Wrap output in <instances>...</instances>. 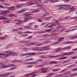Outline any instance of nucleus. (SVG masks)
Instances as JSON below:
<instances>
[{
	"label": "nucleus",
	"mask_w": 77,
	"mask_h": 77,
	"mask_svg": "<svg viewBox=\"0 0 77 77\" xmlns=\"http://www.w3.org/2000/svg\"><path fill=\"white\" fill-rule=\"evenodd\" d=\"M20 43H24V41H20Z\"/></svg>",
	"instance_id": "obj_62"
},
{
	"label": "nucleus",
	"mask_w": 77,
	"mask_h": 77,
	"mask_svg": "<svg viewBox=\"0 0 77 77\" xmlns=\"http://www.w3.org/2000/svg\"><path fill=\"white\" fill-rule=\"evenodd\" d=\"M70 77H74V76H75V75H77V73H73L72 74L70 75Z\"/></svg>",
	"instance_id": "obj_17"
},
{
	"label": "nucleus",
	"mask_w": 77,
	"mask_h": 77,
	"mask_svg": "<svg viewBox=\"0 0 77 77\" xmlns=\"http://www.w3.org/2000/svg\"><path fill=\"white\" fill-rule=\"evenodd\" d=\"M32 37H33V36H30L27 37V39H30V38H32Z\"/></svg>",
	"instance_id": "obj_58"
},
{
	"label": "nucleus",
	"mask_w": 77,
	"mask_h": 77,
	"mask_svg": "<svg viewBox=\"0 0 77 77\" xmlns=\"http://www.w3.org/2000/svg\"><path fill=\"white\" fill-rule=\"evenodd\" d=\"M77 56H76L73 57H72V59H77Z\"/></svg>",
	"instance_id": "obj_38"
},
{
	"label": "nucleus",
	"mask_w": 77,
	"mask_h": 77,
	"mask_svg": "<svg viewBox=\"0 0 77 77\" xmlns=\"http://www.w3.org/2000/svg\"><path fill=\"white\" fill-rule=\"evenodd\" d=\"M43 65L45 66V65H48V63H43Z\"/></svg>",
	"instance_id": "obj_61"
},
{
	"label": "nucleus",
	"mask_w": 77,
	"mask_h": 77,
	"mask_svg": "<svg viewBox=\"0 0 77 77\" xmlns=\"http://www.w3.org/2000/svg\"><path fill=\"white\" fill-rule=\"evenodd\" d=\"M60 69H54L52 70V71H53L54 72H55L56 71H60Z\"/></svg>",
	"instance_id": "obj_20"
},
{
	"label": "nucleus",
	"mask_w": 77,
	"mask_h": 77,
	"mask_svg": "<svg viewBox=\"0 0 77 77\" xmlns=\"http://www.w3.org/2000/svg\"><path fill=\"white\" fill-rule=\"evenodd\" d=\"M52 26H56V24L54 23H52Z\"/></svg>",
	"instance_id": "obj_60"
},
{
	"label": "nucleus",
	"mask_w": 77,
	"mask_h": 77,
	"mask_svg": "<svg viewBox=\"0 0 77 77\" xmlns=\"http://www.w3.org/2000/svg\"><path fill=\"white\" fill-rule=\"evenodd\" d=\"M24 33H32V32L30 31H26L24 32Z\"/></svg>",
	"instance_id": "obj_32"
},
{
	"label": "nucleus",
	"mask_w": 77,
	"mask_h": 77,
	"mask_svg": "<svg viewBox=\"0 0 77 77\" xmlns=\"http://www.w3.org/2000/svg\"><path fill=\"white\" fill-rule=\"evenodd\" d=\"M37 63H38L36 62H29L28 63H25V64H28L29 65H32V64L33 65H35V64H37Z\"/></svg>",
	"instance_id": "obj_8"
},
{
	"label": "nucleus",
	"mask_w": 77,
	"mask_h": 77,
	"mask_svg": "<svg viewBox=\"0 0 77 77\" xmlns=\"http://www.w3.org/2000/svg\"><path fill=\"white\" fill-rule=\"evenodd\" d=\"M33 5H35V3H31V2H30L29 5V6H31Z\"/></svg>",
	"instance_id": "obj_44"
},
{
	"label": "nucleus",
	"mask_w": 77,
	"mask_h": 77,
	"mask_svg": "<svg viewBox=\"0 0 77 77\" xmlns=\"http://www.w3.org/2000/svg\"><path fill=\"white\" fill-rule=\"evenodd\" d=\"M25 15L26 16L25 17V20H24V22H27L29 20H31L32 18V17L30 16V14H29L28 12L26 13L25 14Z\"/></svg>",
	"instance_id": "obj_1"
},
{
	"label": "nucleus",
	"mask_w": 77,
	"mask_h": 77,
	"mask_svg": "<svg viewBox=\"0 0 77 77\" xmlns=\"http://www.w3.org/2000/svg\"><path fill=\"white\" fill-rule=\"evenodd\" d=\"M0 8H2L3 9H4L5 7L3 6L2 5H0Z\"/></svg>",
	"instance_id": "obj_54"
},
{
	"label": "nucleus",
	"mask_w": 77,
	"mask_h": 77,
	"mask_svg": "<svg viewBox=\"0 0 77 77\" xmlns=\"http://www.w3.org/2000/svg\"><path fill=\"white\" fill-rule=\"evenodd\" d=\"M35 74V73L33 72V73H31L29 74H26V76H27V75H33V74Z\"/></svg>",
	"instance_id": "obj_27"
},
{
	"label": "nucleus",
	"mask_w": 77,
	"mask_h": 77,
	"mask_svg": "<svg viewBox=\"0 0 77 77\" xmlns=\"http://www.w3.org/2000/svg\"><path fill=\"white\" fill-rule=\"evenodd\" d=\"M15 8V7L14 6L8 8V9H9V10H12L13 9Z\"/></svg>",
	"instance_id": "obj_18"
},
{
	"label": "nucleus",
	"mask_w": 77,
	"mask_h": 77,
	"mask_svg": "<svg viewBox=\"0 0 77 77\" xmlns=\"http://www.w3.org/2000/svg\"><path fill=\"white\" fill-rule=\"evenodd\" d=\"M60 6V7L59 8L58 10H62L64 8H65V6H66L67 8H70V7H71V5H60V6L59 5H57V6H55V7H58L59 6Z\"/></svg>",
	"instance_id": "obj_3"
},
{
	"label": "nucleus",
	"mask_w": 77,
	"mask_h": 77,
	"mask_svg": "<svg viewBox=\"0 0 77 77\" xmlns=\"http://www.w3.org/2000/svg\"><path fill=\"white\" fill-rule=\"evenodd\" d=\"M3 53V54L2 55H4L5 56H6V57H7L8 56H18V54H17L16 53H15L14 52H11L9 53V54H4V53Z\"/></svg>",
	"instance_id": "obj_2"
},
{
	"label": "nucleus",
	"mask_w": 77,
	"mask_h": 77,
	"mask_svg": "<svg viewBox=\"0 0 77 77\" xmlns=\"http://www.w3.org/2000/svg\"><path fill=\"white\" fill-rule=\"evenodd\" d=\"M65 44H71L72 43V42L71 41H68L65 42Z\"/></svg>",
	"instance_id": "obj_30"
},
{
	"label": "nucleus",
	"mask_w": 77,
	"mask_h": 77,
	"mask_svg": "<svg viewBox=\"0 0 77 77\" xmlns=\"http://www.w3.org/2000/svg\"><path fill=\"white\" fill-rule=\"evenodd\" d=\"M23 50L24 51H27L28 49L26 48H23Z\"/></svg>",
	"instance_id": "obj_51"
},
{
	"label": "nucleus",
	"mask_w": 77,
	"mask_h": 77,
	"mask_svg": "<svg viewBox=\"0 0 77 77\" xmlns=\"http://www.w3.org/2000/svg\"><path fill=\"white\" fill-rule=\"evenodd\" d=\"M71 72L68 71L67 72H66L65 73V74L66 75H67L71 73Z\"/></svg>",
	"instance_id": "obj_16"
},
{
	"label": "nucleus",
	"mask_w": 77,
	"mask_h": 77,
	"mask_svg": "<svg viewBox=\"0 0 77 77\" xmlns=\"http://www.w3.org/2000/svg\"><path fill=\"white\" fill-rule=\"evenodd\" d=\"M11 73H7L5 74H2V75H0V77H2H2H8L9 76V74H10Z\"/></svg>",
	"instance_id": "obj_6"
},
{
	"label": "nucleus",
	"mask_w": 77,
	"mask_h": 77,
	"mask_svg": "<svg viewBox=\"0 0 77 77\" xmlns=\"http://www.w3.org/2000/svg\"><path fill=\"white\" fill-rule=\"evenodd\" d=\"M74 7H72V8H69V10H72L70 11V12H73V11H75L76 9Z\"/></svg>",
	"instance_id": "obj_10"
},
{
	"label": "nucleus",
	"mask_w": 77,
	"mask_h": 77,
	"mask_svg": "<svg viewBox=\"0 0 77 77\" xmlns=\"http://www.w3.org/2000/svg\"><path fill=\"white\" fill-rule=\"evenodd\" d=\"M59 1L56 0V1H52L51 3H56L57 2H59Z\"/></svg>",
	"instance_id": "obj_39"
},
{
	"label": "nucleus",
	"mask_w": 77,
	"mask_h": 77,
	"mask_svg": "<svg viewBox=\"0 0 77 77\" xmlns=\"http://www.w3.org/2000/svg\"><path fill=\"white\" fill-rule=\"evenodd\" d=\"M76 38H77V36H74L72 37H71V39L73 40L74 39H76Z\"/></svg>",
	"instance_id": "obj_22"
},
{
	"label": "nucleus",
	"mask_w": 77,
	"mask_h": 77,
	"mask_svg": "<svg viewBox=\"0 0 77 77\" xmlns=\"http://www.w3.org/2000/svg\"><path fill=\"white\" fill-rule=\"evenodd\" d=\"M75 64H73L72 65H71L67 67V68H71L72 67H73V66H75Z\"/></svg>",
	"instance_id": "obj_19"
},
{
	"label": "nucleus",
	"mask_w": 77,
	"mask_h": 77,
	"mask_svg": "<svg viewBox=\"0 0 77 77\" xmlns=\"http://www.w3.org/2000/svg\"><path fill=\"white\" fill-rule=\"evenodd\" d=\"M27 68H32L33 67V66L31 65V66H27Z\"/></svg>",
	"instance_id": "obj_55"
},
{
	"label": "nucleus",
	"mask_w": 77,
	"mask_h": 77,
	"mask_svg": "<svg viewBox=\"0 0 77 77\" xmlns=\"http://www.w3.org/2000/svg\"><path fill=\"white\" fill-rule=\"evenodd\" d=\"M34 43H33V42L30 43V44H31V45H34Z\"/></svg>",
	"instance_id": "obj_57"
},
{
	"label": "nucleus",
	"mask_w": 77,
	"mask_h": 77,
	"mask_svg": "<svg viewBox=\"0 0 77 77\" xmlns=\"http://www.w3.org/2000/svg\"><path fill=\"white\" fill-rule=\"evenodd\" d=\"M30 42V41L29 40L27 41H24V43H28V42Z\"/></svg>",
	"instance_id": "obj_59"
},
{
	"label": "nucleus",
	"mask_w": 77,
	"mask_h": 77,
	"mask_svg": "<svg viewBox=\"0 0 77 77\" xmlns=\"http://www.w3.org/2000/svg\"><path fill=\"white\" fill-rule=\"evenodd\" d=\"M67 58V57H60L59 58L60 60H62V59H66Z\"/></svg>",
	"instance_id": "obj_26"
},
{
	"label": "nucleus",
	"mask_w": 77,
	"mask_h": 77,
	"mask_svg": "<svg viewBox=\"0 0 77 77\" xmlns=\"http://www.w3.org/2000/svg\"><path fill=\"white\" fill-rule=\"evenodd\" d=\"M50 18H51V17H47L46 18V20H50Z\"/></svg>",
	"instance_id": "obj_48"
},
{
	"label": "nucleus",
	"mask_w": 77,
	"mask_h": 77,
	"mask_svg": "<svg viewBox=\"0 0 77 77\" xmlns=\"http://www.w3.org/2000/svg\"><path fill=\"white\" fill-rule=\"evenodd\" d=\"M21 5H16V8H21Z\"/></svg>",
	"instance_id": "obj_47"
},
{
	"label": "nucleus",
	"mask_w": 77,
	"mask_h": 77,
	"mask_svg": "<svg viewBox=\"0 0 77 77\" xmlns=\"http://www.w3.org/2000/svg\"><path fill=\"white\" fill-rule=\"evenodd\" d=\"M35 54V53H26L23 54V56H32Z\"/></svg>",
	"instance_id": "obj_4"
},
{
	"label": "nucleus",
	"mask_w": 77,
	"mask_h": 77,
	"mask_svg": "<svg viewBox=\"0 0 77 77\" xmlns=\"http://www.w3.org/2000/svg\"><path fill=\"white\" fill-rule=\"evenodd\" d=\"M40 58H43V59H45L46 58L44 56V55H41L39 56Z\"/></svg>",
	"instance_id": "obj_23"
},
{
	"label": "nucleus",
	"mask_w": 77,
	"mask_h": 77,
	"mask_svg": "<svg viewBox=\"0 0 77 77\" xmlns=\"http://www.w3.org/2000/svg\"><path fill=\"white\" fill-rule=\"evenodd\" d=\"M9 66H16V65H14V64H9L8 65Z\"/></svg>",
	"instance_id": "obj_41"
},
{
	"label": "nucleus",
	"mask_w": 77,
	"mask_h": 77,
	"mask_svg": "<svg viewBox=\"0 0 77 77\" xmlns=\"http://www.w3.org/2000/svg\"><path fill=\"white\" fill-rule=\"evenodd\" d=\"M16 68H17V67H12L11 68H10V71H11L12 70L15 69H16Z\"/></svg>",
	"instance_id": "obj_25"
},
{
	"label": "nucleus",
	"mask_w": 77,
	"mask_h": 77,
	"mask_svg": "<svg viewBox=\"0 0 77 77\" xmlns=\"http://www.w3.org/2000/svg\"><path fill=\"white\" fill-rule=\"evenodd\" d=\"M41 69L42 70L43 69L44 71H45V70H48V69H45V67H43L41 68Z\"/></svg>",
	"instance_id": "obj_36"
},
{
	"label": "nucleus",
	"mask_w": 77,
	"mask_h": 77,
	"mask_svg": "<svg viewBox=\"0 0 77 77\" xmlns=\"http://www.w3.org/2000/svg\"><path fill=\"white\" fill-rule=\"evenodd\" d=\"M65 48H66V49H71V46H67Z\"/></svg>",
	"instance_id": "obj_33"
},
{
	"label": "nucleus",
	"mask_w": 77,
	"mask_h": 77,
	"mask_svg": "<svg viewBox=\"0 0 77 77\" xmlns=\"http://www.w3.org/2000/svg\"><path fill=\"white\" fill-rule=\"evenodd\" d=\"M44 33V32L43 31H40L37 32V33H38V34H41V33Z\"/></svg>",
	"instance_id": "obj_50"
},
{
	"label": "nucleus",
	"mask_w": 77,
	"mask_h": 77,
	"mask_svg": "<svg viewBox=\"0 0 77 77\" xmlns=\"http://www.w3.org/2000/svg\"><path fill=\"white\" fill-rule=\"evenodd\" d=\"M2 17V20H7L8 18L6 17Z\"/></svg>",
	"instance_id": "obj_40"
},
{
	"label": "nucleus",
	"mask_w": 77,
	"mask_h": 77,
	"mask_svg": "<svg viewBox=\"0 0 77 77\" xmlns=\"http://www.w3.org/2000/svg\"><path fill=\"white\" fill-rule=\"evenodd\" d=\"M8 17H16L17 15L14 14H11L8 15Z\"/></svg>",
	"instance_id": "obj_12"
},
{
	"label": "nucleus",
	"mask_w": 77,
	"mask_h": 77,
	"mask_svg": "<svg viewBox=\"0 0 77 77\" xmlns=\"http://www.w3.org/2000/svg\"><path fill=\"white\" fill-rule=\"evenodd\" d=\"M61 56V55H58L57 56H55L53 57H59V56Z\"/></svg>",
	"instance_id": "obj_42"
},
{
	"label": "nucleus",
	"mask_w": 77,
	"mask_h": 77,
	"mask_svg": "<svg viewBox=\"0 0 77 77\" xmlns=\"http://www.w3.org/2000/svg\"><path fill=\"white\" fill-rule=\"evenodd\" d=\"M12 31H13V32H17V31L18 29H11Z\"/></svg>",
	"instance_id": "obj_29"
},
{
	"label": "nucleus",
	"mask_w": 77,
	"mask_h": 77,
	"mask_svg": "<svg viewBox=\"0 0 77 77\" xmlns=\"http://www.w3.org/2000/svg\"><path fill=\"white\" fill-rule=\"evenodd\" d=\"M0 15H2V17H6V16H7L8 15V14H4L3 13H0Z\"/></svg>",
	"instance_id": "obj_15"
},
{
	"label": "nucleus",
	"mask_w": 77,
	"mask_h": 77,
	"mask_svg": "<svg viewBox=\"0 0 77 77\" xmlns=\"http://www.w3.org/2000/svg\"><path fill=\"white\" fill-rule=\"evenodd\" d=\"M46 36L45 35H42V36L41 37V38H42L43 37H45Z\"/></svg>",
	"instance_id": "obj_64"
},
{
	"label": "nucleus",
	"mask_w": 77,
	"mask_h": 77,
	"mask_svg": "<svg viewBox=\"0 0 77 77\" xmlns=\"http://www.w3.org/2000/svg\"><path fill=\"white\" fill-rule=\"evenodd\" d=\"M7 57H6V56L4 55V56H2L1 57V58L2 59H6Z\"/></svg>",
	"instance_id": "obj_24"
},
{
	"label": "nucleus",
	"mask_w": 77,
	"mask_h": 77,
	"mask_svg": "<svg viewBox=\"0 0 77 77\" xmlns=\"http://www.w3.org/2000/svg\"><path fill=\"white\" fill-rule=\"evenodd\" d=\"M1 65V66H0V69L6 68L9 67V66L8 65H6L4 64L3 63H2V64Z\"/></svg>",
	"instance_id": "obj_5"
},
{
	"label": "nucleus",
	"mask_w": 77,
	"mask_h": 77,
	"mask_svg": "<svg viewBox=\"0 0 77 77\" xmlns=\"http://www.w3.org/2000/svg\"><path fill=\"white\" fill-rule=\"evenodd\" d=\"M26 11V9L25 8H23L22 10H21L20 11H19V12H24Z\"/></svg>",
	"instance_id": "obj_31"
},
{
	"label": "nucleus",
	"mask_w": 77,
	"mask_h": 77,
	"mask_svg": "<svg viewBox=\"0 0 77 77\" xmlns=\"http://www.w3.org/2000/svg\"><path fill=\"white\" fill-rule=\"evenodd\" d=\"M15 20L16 21H17L18 22H21V20H20L19 19H16Z\"/></svg>",
	"instance_id": "obj_43"
},
{
	"label": "nucleus",
	"mask_w": 77,
	"mask_h": 77,
	"mask_svg": "<svg viewBox=\"0 0 77 77\" xmlns=\"http://www.w3.org/2000/svg\"><path fill=\"white\" fill-rule=\"evenodd\" d=\"M0 12H1L2 13H3L4 14H5V15H8V14H7V13L8 12V11H4L3 10H0Z\"/></svg>",
	"instance_id": "obj_9"
},
{
	"label": "nucleus",
	"mask_w": 77,
	"mask_h": 77,
	"mask_svg": "<svg viewBox=\"0 0 77 77\" xmlns=\"http://www.w3.org/2000/svg\"><path fill=\"white\" fill-rule=\"evenodd\" d=\"M37 62H42L43 61V60L42 59H39L36 60Z\"/></svg>",
	"instance_id": "obj_35"
},
{
	"label": "nucleus",
	"mask_w": 77,
	"mask_h": 77,
	"mask_svg": "<svg viewBox=\"0 0 77 77\" xmlns=\"http://www.w3.org/2000/svg\"><path fill=\"white\" fill-rule=\"evenodd\" d=\"M40 8L44 12H47V10L44 7H42V5H40Z\"/></svg>",
	"instance_id": "obj_11"
},
{
	"label": "nucleus",
	"mask_w": 77,
	"mask_h": 77,
	"mask_svg": "<svg viewBox=\"0 0 77 77\" xmlns=\"http://www.w3.org/2000/svg\"><path fill=\"white\" fill-rule=\"evenodd\" d=\"M50 63L51 64H52V63H54V64H56V63H57L56 62V61H53L51 62Z\"/></svg>",
	"instance_id": "obj_34"
},
{
	"label": "nucleus",
	"mask_w": 77,
	"mask_h": 77,
	"mask_svg": "<svg viewBox=\"0 0 77 77\" xmlns=\"http://www.w3.org/2000/svg\"><path fill=\"white\" fill-rule=\"evenodd\" d=\"M17 33L18 34H19V35H22V34H23V32H17Z\"/></svg>",
	"instance_id": "obj_52"
},
{
	"label": "nucleus",
	"mask_w": 77,
	"mask_h": 77,
	"mask_svg": "<svg viewBox=\"0 0 77 77\" xmlns=\"http://www.w3.org/2000/svg\"><path fill=\"white\" fill-rule=\"evenodd\" d=\"M65 60L64 62H63V63H66L68 62V60Z\"/></svg>",
	"instance_id": "obj_45"
},
{
	"label": "nucleus",
	"mask_w": 77,
	"mask_h": 77,
	"mask_svg": "<svg viewBox=\"0 0 77 77\" xmlns=\"http://www.w3.org/2000/svg\"><path fill=\"white\" fill-rule=\"evenodd\" d=\"M54 73H51L50 74H48V76L46 77H51V76H52L53 75H54Z\"/></svg>",
	"instance_id": "obj_14"
},
{
	"label": "nucleus",
	"mask_w": 77,
	"mask_h": 77,
	"mask_svg": "<svg viewBox=\"0 0 77 77\" xmlns=\"http://www.w3.org/2000/svg\"><path fill=\"white\" fill-rule=\"evenodd\" d=\"M49 15V13H45L44 15H43L42 17H45V16H47V15Z\"/></svg>",
	"instance_id": "obj_21"
},
{
	"label": "nucleus",
	"mask_w": 77,
	"mask_h": 77,
	"mask_svg": "<svg viewBox=\"0 0 77 77\" xmlns=\"http://www.w3.org/2000/svg\"><path fill=\"white\" fill-rule=\"evenodd\" d=\"M8 38V35H5L4 37H0V39H2V40H3L5 39V38Z\"/></svg>",
	"instance_id": "obj_13"
},
{
	"label": "nucleus",
	"mask_w": 77,
	"mask_h": 77,
	"mask_svg": "<svg viewBox=\"0 0 77 77\" xmlns=\"http://www.w3.org/2000/svg\"><path fill=\"white\" fill-rule=\"evenodd\" d=\"M69 8H63V11H68V10H69Z\"/></svg>",
	"instance_id": "obj_37"
},
{
	"label": "nucleus",
	"mask_w": 77,
	"mask_h": 77,
	"mask_svg": "<svg viewBox=\"0 0 77 77\" xmlns=\"http://www.w3.org/2000/svg\"><path fill=\"white\" fill-rule=\"evenodd\" d=\"M72 71H77V69H72Z\"/></svg>",
	"instance_id": "obj_56"
},
{
	"label": "nucleus",
	"mask_w": 77,
	"mask_h": 77,
	"mask_svg": "<svg viewBox=\"0 0 77 77\" xmlns=\"http://www.w3.org/2000/svg\"><path fill=\"white\" fill-rule=\"evenodd\" d=\"M62 49V48H58L56 50H57V51L59 50H61Z\"/></svg>",
	"instance_id": "obj_46"
},
{
	"label": "nucleus",
	"mask_w": 77,
	"mask_h": 77,
	"mask_svg": "<svg viewBox=\"0 0 77 77\" xmlns=\"http://www.w3.org/2000/svg\"><path fill=\"white\" fill-rule=\"evenodd\" d=\"M41 11L40 8H37V9H35L33 10L32 11L33 12L36 13V12H38Z\"/></svg>",
	"instance_id": "obj_7"
},
{
	"label": "nucleus",
	"mask_w": 77,
	"mask_h": 77,
	"mask_svg": "<svg viewBox=\"0 0 77 77\" xmlns=\"http://www.w3.org/2000/svg\"><path fill=\"white\" fill-rule=\"evenodd\" d=\"M50 41L47 42H45L44 43V44H48V43H50Z\"/></svg>",
	"instance_id": "obj_63"
},
{
	"label": "nucleus",
	"mask_w": 77,
	"mask_h": 77,
	"mask_svg": "<svg viewBox=\"0 0 77 77\" xmlns=\"http://www.w3.org/2000/svg\"><path fill=\"white\" fill-rule=\"evenodd\" d=\"M74 52H68V55H71V54H74Z\"/></svg>",
	"instance_id": "obj_28"
},
{
	"label": "nucleus",
	"mask_w": 77,
	"mask_h": 77,
	"mask_svg": "<svg viewBox=\"0 0 77 77\" xmlns=\"http://www.w3.org/2000/svg\"><path fill=\"white\" fill-rule=\"evenodd\" d=\"M21 22H17L16 23V25H18V24H21Z\"/></svg>",
	"instance_id": "obj_49"
},
{
	"label": "nucleus",
	"mask_w": 77,
	"mask_h": 77,
	"mask_svg": "<svg viewBox=\"0 0 77 77\" xmlns=\"http://www.w3.org/2000/svg\"><path fill=\"white\" fill-rule=\"evenodd\" d=\"M55 23H56V24H57L58 26H60V24H59V23H58V22L57 21H55Z\"/></svg>",
	"instance_id": "obj_53"
}]
</instances>
